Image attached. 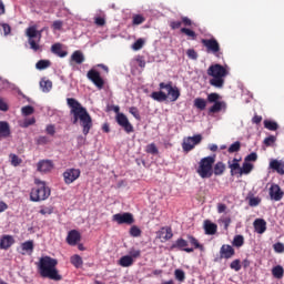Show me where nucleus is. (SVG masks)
I'll return each instance as SVG.
<instances>
[{
	"label": "nucleus",
	"instance_id": "0e129e2a",
	"mask_svg": "<svg viewBox=\"0 0 284 284\" xmlns=\"http://www.w3.org/2000/svg\"><path fill=\"white\" fill-rule=\"evenodd\" d=\"M181 26H182L181 21H171L170 22L171 30H179V28H181Z\"/></svg>",
	"mask_w": 284,
	"mask_h": 284
},
{
	"label": "nucleus",
	"instance_id": "72a5a7b5",
	"mask_svg": "<svg viewBox=\"0 0 284 284\" xmlns=\"http://www.w3.org/2000/svg\"><path fill=\"white\" fill-rule=\"evenodd\" d=\"M264 128L266 130H270L271 132H276V130H278V123H276L272 120H265L264 121Z\"/></svg>",
	"mask_w": 284,
	"mask_h": 284
},
{
	"label": "nucleus",
	"instance_id": "774afa93",
	"mask_svg": "<svg viewBox=\"0 0 284 284\" xmlns=\"http://www.w3.org/2000/svg\"><path fill=\"white\" fill-rule=\"evenodd\" d=\"M53 209L52 207H44L40 210V214H42V216H45L47 214H52Z\"/></svg>",
	"mask_w": 284,
	"mask_h": 284
},
{
	"label": "nucleus",
	"instance_id": "2eb2a0df",
	"mask_svg": "<svg viewBox=\"0 0 284 284\" xmlns=\"http://www.w3.org/2000/svg\"><path fill=\"white\" fill-rule=\"evenodd\" d=\"M268 194L272 201H281L284 196V192L281 190L278 184H272L268 190Z\"/></svg>",
	"mask_w": 284,
	"mask_h": 284
},
{
	"label": "nucleus",
	"instance_id": "4c0bfd02",
	"mask_svg": "<svg viewBox=\"0 0 284 284\" xmlns=\"http://www.w3.org/2000/svg\"><path fill=\"white\" fill-rule=\"evenodd\" d=\"M283 274H284L283 266L277 265L272 268V275L274 276V278H283Z\"/></svg>",
	"mask_w": 284,
	"mask_h": 284
},
{
	"label": "nucleus",
	"instance_id": "a19ab883",
	"mask_svg": "<svg viewBox=\"0 0 284 284\" xmlns=\"http://www.w3.org/2000/svg\"><path fill=\"white\" fill-rule=\"evenodd\" d=\"M245 243V239L243 235H235L233 239V245L234 247H243V244Z\"/></svg>",
	"mask_w": 284,
	"mask_h": 284
},
{
	"label": "nucleus",
	"instance_id": "20e7f679",
	"mask_svg": "<svg viewBox=\"0 0 284 284\" xmlns=\"http://www.w3.org/2000/svg\"><path fill=\"white\" fill-rule=\"evenodd\" d=\"M45 29L39 30L37 24L30 26L26 29V37L28 39L29 48L32 52H42L41 37Z\"/></svg>",
	"mask_w": 284,
	"mask_h": 284
},
{
	"label": "nucleus",
	"instance_id": "2f4dec72",
	"mask_svg": "<svg viewBox=\"0 0 284 284\" xmlns=\"http://www.w3.org/2000/svg\"><path fill=\"white\" fill-rule=\"evenodd\" d=\"M194 106L197 109V110H205V108H207V101L203 98H196L194 100Z\"/></svg>",
	"mask_w": 284,
	"mask_h": 284
},
{
	"label": "nucleus",
	"instance_id": "f8f14e48",
	"mask_svg": "<svg viewBox=\"0 0 284 284\" xmlns=\"http://www.w3.org/2000/svg\"><path fill=\"white\" fill-rule=\"evenodd\" d=\"M160 90H166L168 94L166 97H169L170 101H179V97H181V91L176 88L172 85V82L169 83H164L161 82L159 84Z\"/></svg>",
	"mask_w": 284,
	"mask_h": 284
},
{
	"label": "nucleus",
	"instance_id": "bf43d9fd",
	"mask_svg": "<svg viewBox=\"0 0 284 284\" xmlns=\"http://www.w3.org/2000/svg\"><path fill=\"white\" fill-rule=\"evenodd\" d=\"M45 132L50 136H54V134H57V129L54 128V124H48L45 128Z\"/></svg>",
	"mask_w": 284,
	"mask_h": 284
},
{
	"label": "nucleus",
	"instance_id": "9b49d317",
	"mask_svg": "<svg viewBox=\"0 0 284 284\" xmlns=\"http://www.w3.org/2000/svg\"><path fill=\"white\" fill-rule=\"evenodd\" d=\"M87 78L93 83V85H95V88H98V90H103L105 80L101 77V72L95 69H91L88 71Z\"/></svg>",
	"mask_w": 284,
	"mask_h": 284
},
{
	"label": "nucleus",
	"instance_id": "de8ad7c7",
	"mask_svg": "<svg viewBox=\"0 0 284 284\" xmlns=\"http://www.w3.org/2000/svg\"><path fill=\"white\" fill-rule=\"evenodd\" d=\"M145 45V41L143 39H138L133 44H132V50L139 51Z\"/></svg>",
	"mask_w": 284,
	"mask_h": 284
},
{
	"label": "nucleus",
	"instance_id": "393cba45",
	"mask_svg": "<svg viewBox=\"0 0 284 284\" xmlns=\"http://www.w3.org/2000/svg\"><path fill=\"white\" fill-rule=\"evenodd\" d=\"M81 241V233L77 230H72L69 232L67 236V242L69 245H77Z\"/></svg>",
	"mask_w": 284,
	"mask_h": 284
},
{
	"label": "nucleus",
	"instance_id": "e433bc0d",
	"mask_svg": "<svg viewBox=\"0 0 284 284\" xmlns=\"http://www.w3.org/2000/svg\"><path fill=\"white\" fill-rule=\"evenodd\" d=\"M9 158H10V161H11V165H13V168H19V165L23 163V160L14 153H11L9 155Z\"/></svg>",
	"mask_w": 284,
	"mask_h": 284
},
{
	"label": "nucleus",
	"instance_id": "6ab92c4d",
	"mask_svg": "<svg viewBox=\"0 0 284 284\" xmlns=\"http://www.w3.org/2000/svg\"><path fill=\"white\" fill-rule=\"evenodd\" d=\"M84 62H85V55L83 54V51L77 50L71 54L70 65H74V63H77V65H81V63H84Z\"/></svg>",
	"mask_w": 284,
	"mask_h": 284
},
{
	"label": "nucleus",
	"instance_id": "3c124183",
	"mask_svg": "<svg viewBox=\"0 0 284 284\" xmlns=\"http://www.w3.org/2000/svg\"><path fill=\"white\" fill-rule=\"evenodd\" d=\"M186 57H189V59H192V61H196V59H199V53L194 49H189L186 51Z\"/></svg>",
	"mask_w": 284,
	"mask_h": 284
},
{
	"label": "nucleus",
	"instance_id": "e2e57ef3",
	"mask_svg": "<svg viewBox=\"0 0 284 284\" xmlns=\"http://www.w3.org/2000/svg\"><path fill=\"white\" fill-rule=\"evenodd\" d=\"M22 250H34V242L27 241L22 244Z\"/></svg>",
	"mask_w": 284,
	"mask_h": 284
},
{
	"label": "nucleus",
	"instance_id": "4be33fe9",
	"mask_svg": "<svg viewBox=\"0 0 284 284\" xmlns=\"http://www.w3.org/2000/svg\"><path fill=\"white\" fill-rule=\"evenodd\" d=\"M14 245V237L12 235H2L0 237V247L1 250H8Z\"/></svg>",
	"mask_w": 284,
	"mask_h": 284
},
{
	"label": "nucleus",
	"instance_id": "58836bf2",
	"mask_svg": "<svg viewBox=\"0 0 284 284\" xmlns=\"http://www.w3.org/2000/svg\"><path fill=\"white\" fill-rule=\"evenodd\" d=\"M229 154H234L235 152H241V142L235 141L227 149Z\"/></svg>",
	"mask_w": 284,
	"mask_h": 284
},
{
	"label": "nucleus",
	"instance_id": "473e14b6",
	"mask_svg": "<svg viewBox=\"0 0 284 284\" xmlns=\"http://www.w3.org/2000/svg\"><path fill=\"white\" fill-rule=\"evenodd\" d=\"M252 170H254V164H252L250 162H244L242 168L240 169V175L250 174V172H252Z\"/></svg>",
	"mask_w": 284,
	"mask_h": 284
},
{
	"label": "nucleus",
	"instance_id": "1a4fd4ad",
	"mask_svg": "<svg viewBox=\"0 0 284 284\" xmlns=\"http://www.w3.org/2000/svg\"><path fill=\"white\" fill-rule=\"evenodd\" d=\"M119 110H120L119 106L114 108V112L118 113L115 116V121L118 125H120V128H123L126 134L134 132V126L132 125V123H130V120H128V116L123 113H119Z\"/></svg>",
	"mask_w": 284,
	"mask_h": 284
},
{
	"label": "nucleus",
	"instance_id": "603ef678",
	"mask_svg": "<svg viewBox=\"0 0 284 284\" xmlns=\"http://www.w3.org/2000/svg\"><path fill=\"white\" fill-rule=\"evenodd\" d=\"M230 267L231 270H234V272H241V260H234Z\"/></svg>",
	"mask_w": 284,
	"mask_h": 284
},
{
	"label": "nucleus",
	"instance_id": "13d9d810",
	"mask_svg": "<svg viewBox=\"0 0 284 284\" xmlns=\"http://www.w3.org/2000/svg\"><path fill=\"white\" fill-rule=\"evenodd\" d=\"M130 234L134 237L141 236V229H139L136 225H133L130 229Z\"/></svg>",
	"mask_w": 284,
	"mask_h": 284
},
{
	"label": "nucleus",
	"instance_id": "ddd939ff",
	"mask_svg": "<svg viewBox=\"0 0 284 284\" xmlns=\"http://www.w3.org/2000/svg\"><path fill=\"white\" fill-rule=\"evenodd\" d=\"M112 221L118 225H132L134 223V215L132 213H116L112 216Z\"/></svg>",
	"mask_w": 284,
	"mask_h": 284
},
{
	"label": "nucleus",
	"instance_id": "bb28decb",
	"mask_svg": "<svg viewBox=\"0 0 284 284\" xmlns=\"http://www.w3.org/2000/svg\"><path fill=\"white\" fill-rule=\"evenodd\" d=\"M151 99H153V101H158L159 103H163V101H168V94L163 91H154L151 93Z\"/></svg>",
	"mask_w": 284,
	"mask_h": 284
},
{
	"label": "nucleus",
	"instance_id": "69168bd1",
	"mask_svg": "<svg viewBox=\"0 0 284 284\" xmlns=\"http://www.w3.org/2000/svg\"><path fill=\"white\" fill-rule=\"evenodd\" d=\"M53 30H61L63 28V22L61 20H57L52 24Z\"/></svg>",
	"mask_w": 284,
	"mask_h": 284
},
{
	"label": "nucleus",
	"instance_id": "864d4df0",
	"mask_svg": "<svg viewBox=\"0 0 284 284\" xmlns=\"http://www.w3.org/2000/svg\"><path fill=\"white\" fill-rule=\"evenodd\" d=\"M22 114L24 116H30V114H34V108L30 106V105L23 106L22 108Z\"/></svg>",
	"mask_w": 284,
	"mask_h": 284
},
{
	"label": "nucleus",
	"instance_id": "f03ea898",
	"mask_svg": "<svg viewBox=\"0 0 284 284\" xmlns=\"http://www.w3.org/2000/svg\"><path fill=\"white\" fill-rule=\"evenodd\" d=\"M59 261L50 256H43L38 262V273L42 278H49L50 281H62L63 276L59 274L57 268Z\"/></svg>",
	"mask_w": 284,
	"mask_h": 284
},
{
	"label": "nucleus",
	"instance_id": "79ce46f5",
	"mask_svg": "<svg viewBox=\"0 0 284 284\" xmlns=\"http://www.w3.org/2000/svg\"><path fill=\"white\" fill-rule=\"evenodd\" d=\"M37 70H45L47 68H50V61L49 60H39L36 64Z\"/></svg>",
	"mask_w": 284,
	"mask_h": 284
},
{
	"label": "nucleus",
	"instance_id": "f257e3e1",
	"mask_svg": "<svg viewBox=\"0 0 284 284\" xmlns=\"http://www.w3.org/2000/svg\"><path fill=\"white\" fill-rule=\"evenodd\" d=\"M67 103L70 108L73 125L80 123L84 136H88V134H90V130H92V116L88 112V109H85L74 98H68Z\"/></svg>",
	"mask_w": 284,
	"mask_h": 284
},
{
	"label": "nucleus",
	"instance_id": "09e8293b",
	"mask_svg": "<svg viewBox=\"0 0 284 284\" xmlns=\"http://www.w3.org/2000/svg\"><path fill=\"white\" fill-rule=\"evenodd\" d=\"M220 256L221 258H232L234 256V250H222Z\"/></svg>",
	"mask_w": 284,
	"mask_h": 284
},
{
	"label": "nucleus",
	"instance_id": "c756f323",
	"mask_svg": "<svg viewBox=\"0 0 284 284\" xmlns=\"http://www.w3.org/2000/svg\"><path fill=\"white\" fill-rule=\"evenodd\" d=\"M134 264V260L130 255H124L119 260L121 267H131Z\"/></svg>",
	"mask_w": 284,
	"mask_h": 284
},
{
	"label": "nucleus",
	"instance_id": "6e6552de",
	"mask_svg": "<svg viewBox=\"0 0 284 284\" xmlns=\"http://www.w3.org/2000/svg\"><path fill=\"white\" fill-rule=\"evenodd\" d=\"M221 95L219 93H210L207 95L209 103H213V105L209 109V114H216L225 108V102L219 101Z\"/></svg>",
	"mask_w": 284,
	"mask_h": 284
},
{
	"label": "nucleus",
	"instance_id": "338daca9",
	"mask_svg": "<svg viewBox=\"0 0 284 284\" xmlns=\"http://www.w3.org/2000/svg\"><path fill=\"white\" fill-rule=\"evenodd\" d=\"M182 24L190 28L192 26V20L187 17H182Z\"/></svg>",
	"mask_w": 284,
	"mask_h": 284
},
{
	"label": "nucleus",
	"instance_id": "423d86ee",
	"mask_svg": "<svg viewBox=\"0 0 284 284\" xmlns=\"http://www.w3.org/2000/svg\"><path fill=\"white\" fill-rule=\"evenodd\" d=\"M214 163H216V156H206L200 160L196 173L201 179H212L214 174Z\"/></svg>",
	"mask_w": 284,
	"mask_h": 284
},
{
	"label": "nucleus",
	"instance_id": "f704fd0d",
	"mask_svg": "<svg viewBox=\"0 0 284 284\" xmlns=\"http://www.w3.org/2000/svg\"><path fill=\"white\" fill-rule=\"evenodd\" d=\"M184 248V250H191L190 247H187V241H185L184 239H178L175 241V243H173L172 248Z\"/></svg>",
	"mask_w": 284,
	"mask_h": 284
},
{
	"label": "nucleus",
	"instance_id": "5701e85b",
	"mask_svg": "<svg viewBox=\"0 0 284 284\" xmlns=\"http://www.w3.org/2000/svg\"><path fill=\"white\" fill-rule=\"evenodd\" d=\"M253 227L257 234H265V230H267V222L263 219H256L253 223Z\"/></svg>",
	"mask_w": 284,
	"mask_h": 284
},
{
	"label": "nucleus",
	"instance_id": "ea45409f",
	"mask_svg": "<svg viewBox=\"0 0 284 284\" xmlns=\"http://www.w3.org/2000/svg\"><path fill=\"white\" fill-rule=\"evenodd\" d=\"M145 152H146V154L156 155V154H159V148H156V144L151 143V144L146 145Z\"/></svg>",
	"mask_w": 284,
	"mask_h": 284
},
{
	"label": "nucleus",
	"instance_id": "49530a36",
	"mask_svg": "<svg viewBox=\"0 0 284 284\" xmlns=\"http://www.w3.org/2000/svg\"><path fill=\"white\" fill-rule=\"evenodd\" d=\"M132 23H133V26H141V23H145V17H143L141 14H135V16H133Z\"/></svg>",
	"mask_w": 284,
	"mask_h": 284
},
{
	"label": "nucleus",
	"instance_id": "c85d7f7f",
	"mask_svg": "<svg viewBox=\"0 0 284 284\" xmlns=\"http://www.w3.org/2000/svg\"><path fill=\"white\" fill-rule=\"evenodd\" d=\"M225 163L217 162L213 166V174H215V176H222V174H225Z\"/></svg>",
	"mask_w": 284,
	"mask_h": 284
},
{
	"label": "nucleus",
	"instance_id": "a211bd4d",
	"mask_svg": "<svg viewBox=\"0 0 284 284\" xmlns=\"http://www.w3.org/2000/svg\"><path fill=\"white\" fill-rule=\"evenodd\" d=\"M227 165L231 169V176L241 174V159L234 158L233 160H229Z\"/></svg>",
	"mask_w": 284,
	"mask_h": 284
},
{
	"label": "nucleus",
	"instance_id": "39448f33",
	"mask_svg": "<svg viewBox=\"0 0 284 284\" xmlns=\"http://www.w3.org/2000/svg\"><path fill=\"white\" fill-rule=\"evenodd\" d=\"M34 183L37 186H34L30 192V201L33 203H39L40 201H48L50 199L51 191L45 185V182L36 179Z\"/></svg>",
	"mask_w": 284,
	"mask_h": 284
},
{
	"label": "nucleus",
	"instance_id": "b1692460",
	"mask_svg": "<svg viewBox=\"0 0 284 284\" xmlns=\"http://www.w3.org/2000/svg\"><path fill=\"white\" fill-rule=\"evenodd\" d=\"M51 52L52 54L60 57V59H64V57H68V51L63 50V44L59 42L51 45Z\"/></svg>",
	"mask_w": 284,
	"mask_h": 284
},
{
	"label": "nucleus",
	"instance_id": "dca6fc26",
	"mask_svg": "<svg viewBox=\"0 0 284 284\" xmlns=\"http://www.w3.org/2000/svg\"><path fill=\"white\" fill-rule=\"evenodd\" d=\"M38 172H42L43 174H48V172H52L54 169V163L51 160H41L37 164Z\"/></svg>",
	"mask_w": 284,
	"mask_h": 284
},
{
	"label": "nucleus",
	"instance_id": "0eeeda50",
	"mask_svg": "<svg viewBox=\"0 0 284 284\" xmlns=\"http://www.w3.org/2000/svg\"><path fill=\"white\" fill-rule=\"evenodd\" d=\"M202 45L206 49L207 54H213L217 59H221L223 52H221V44L216 38L212 37L211 39H202Z\"/></svg>",
	"mask_w": 284,
	"mask_h": 284
},
{
	"label": "nucleus",
	"instance_id": "7ed1b4c3",
	"mask_svg": "<svg viewBox=\"0 0 284 284\" xmlns=\"http://www.w3.org/2000/svg\"><path fill=\"white\" fill-rule=\"evenodd\" d=\"M206 73L209 77H212V79L209 81L210 85L221 90L223 85H225V77L230 74V71H227L225 67L216 63L210 65Z\"/></svg>",
	"mask_w": 284,
	"mask_h": 284
},
{
	"label": "nucleus",
	"instance_id": "6e6d98bb",
	"mask_svg": "<svg viewBox=\"0 0 284 284\" xmlns=\"http://www.w3.org/2000/svg\"><path fill=\"white\" fill-rule=\"evenodd\" d=\"M34 123H37V120L34 118H29L22 122L21 128H30V125H34Z\"/></svg>",
	"mask_w": 284,
	"mask_h": 284
},
{
	"label": "nucleus",
	"instance_id": "8fccbe9b",
	"mask_svg": "<svg viewBox=\"0 0 284 284\" xmlns=\"http://www.w3.org/2000/svg\"><path fill=\"white\" fill-rule=\"evenodd\" d=\"M130 114L136 119V121H141V114L139 113V109L136 106H131L129 109Z\"/></svg>",
	"mask_w": 284,
	"mask_h": 284
},
{
	"label": "nucleus",
	"instance_id": "9d476101",
	"mask_svg": "<svg viewBox=\"0 0 284 284\" xmlns=\"http://www.w3.org/2000/svg\"><path fill=\"white\" fill-rule=\"evenodd\" d=\"M201 141H203V135L201 134L184 138L182 142L183 152H192V150H194V148H196V145H199Z\"/></svg>",
	"mask_w": 284,
	"mask_h": 284
},
{
	"label": "nucleus",
	"instance_id": "a18cd8bd",
	"mask_svg": "<svg viewBox=\"0 0 284 284\" xmlns=\"http://www.w3.org/2000/svg\"><path fill=\"white\" fill-rule=\"evenodd\" d=\"M37 145H48L50 143V139L45 135H40L36 139Z\"/></svg>",
	"mask_w": 284,
	"mask_h": 284
},
{
	"label": "nucleus",
	"instance_id": "aec40b11",
	"mask_svg": "<svg viewBox=\"0 0 284 284\" xmlns=\"http://www.w3.org/2000/svg\"><path fill=\"white\" fill-rule=\"evenodd\" d=\"M12 131L10 130V123L0 121V141L3 139H10Z\"/></svg>",
	"mask_w": 284,
	"mask_h": 284
},
{
	"label": "nucleus",
	"instance_id": "37998d69",
	"mask_svg": "<svg viewBox=\"0 0 284 284\" xmlns=\"http://www.w3.org/2000/svg\"><path fill=\"white\" fill-rule=\"evenodd\" d=\"M182 34H185L186 37H190L193 41L196 39V32H194L191 29L187 28H182L181 29Z\"/></svg>",
	"mask_w": 284,
	"mask_h": 284
},
{
	"label": "nucleus",
	"instance_id": "7c9ffc66",
	"mask_svg": "<svg viewBox=\"0 0 284 284\" xmlns=\"http://www.w3.org/2000/svg\"><path fill=\"white\" fill-rule=\"evenodd\" d=\"M186 243H190L191 247H195V250H203L201 243L193 235H187Z\"/></svg>",
	"mask_w": 284,
	"mask_h": 284
},
{
	"label": "nucleus",
	"instance_id": "052dcab7",
	"mask_svg": "<svg viewBox=\"0 0 284 284\" xmlns=\"http://www.w3.org/2000/svg\"><path fill=\"white\" fill-rule=\"evenodd\" d=\"M1 28H2L4 37H8V34H10V32H12V28L8 23H2Z\"/></svg>",
	"mask_w": 284,
	"mask_h": 284
},
{
	"label": "nucleus",
	"instance_id": "4468645a",
	"mask_svg": "<svg viewBox=\"0 0 284 284\" xmlns=\"http://www.w3.org/2000/svg\"><path fill=\"white\" fill-rule=\"evenodd\" d=\"M81 176V170L79 169H67L63 173L64 183L70 185Z\"/></svg>",
	"mask_w": 284,
	"mask_h": 284
},
{
	"label": "nucleus",
	"instance_id": "a878e982",
	"mask_svg": "<svg viewBox=\"0 0 284 284\" xmlns=\"http://www.w3.org/2000/svg\"><path fill=\"white\" fill-rule=\"evenodd\" d=\"M216 230H219V226L216 224L212 223V221H210V220L204 221L205 234H207L209 236H214V234H216Z\"/></svg>",
	"mask_w": 284,
	"mask_h": 284
},
{
	"label": "nucleus",
	"instance_id": "680f3d73",
	"mask_svg": "<svg viewBox=\"0 0 284 284\" xmlns=\"http://www.w3.org/2000/svg\"><path fill=\"white\" fill-rule=\"evenodd\" d=\"M175 278L181 282L185 281V272L175 270Z\"/></svg>",
	"mask_w": 284,
	"mask_h": 284
},
{
	"label": "nucleus",
	"instance_id": "412c9836",
	"mask_svg": "<svg viewBox=\"0 0 284 284\" xmlns=\"http://www.w3.org/2000/svg\"><path fill=\"white\" fill-rule=\"evenodd\" d=\"M270 169L273 170L274 172H276L277 174H281V176H283L284 161L283 160H271Z\"/></svg>",
	"mask_w": 284,
	"mask_h": 284
},
{
	"label": "nucleus",
	"instance_id": "c03bdc74",
	"mask_svg": "<svg viewBox=\"0 0 284 284\" xmlns=\"http://www.w3.org/2000/svg\"><path fill=\"white\" fill-rule=\"evenodd\" d=\"M71 263L74 267H81V265H83V260L79 255H73L71 257Z\"/></svg>",
	"mask_w": 284,
	"mask_h": 284
},
{
	"label": "nucleus",
	"instance_id": "c9c22d12",
	"mask_svg": "<svg viewBox=\"0 0 284 284\" xmlns=\"http://www.w3.org/2000/svg\"><path fill=\"white\" fill-rule=\"evenodd\" d=\"M247 201H248L250 207H258V205H261V197L258 196L248 195Z\"/></svg>",
	"mask_w": 284,
	"mask_h": 284
},
{
	"label": "nucleus",
	"instance_id": "4d7b16f0",
	"mask_svg": "<svg viewBox=\"0 0 284 284\" xmlns=\"http://www.w3.org/2000/svg\"><path fill=\"white\" fill-rule=\"evenodd\" d=\"M257 160H258V154H256V152L250 153V154L244 159V161H245L246 163L255 162V161H257Z\"/></svg>",
	"mask_w": 284,
	"mask_h": 284
},
{
	"label": "nucleus",
	"instance_id": "5fc2aeb1",
	"mask_svg": "<svg viewBox=\"0 0 284 284\" xmlns=\"http://www.w3.org/2000/svg\"><path fill=\"white\" fill-rule=\"evenodd\" d=\"M274 143H276V136L274 135H270L264 139V145H266L267 148H270V145H274Z\"/></svg>",
	"mask_w": 284,
	"mask_h": 284
},
{
	"label": "nucleus",
	"instance_id": "cd10ccee",
	"mask_svg": "<svg viewBox=\"0 0 284 284\" xmlns=\"http://www.w3.org/2000/svg\"><path fill=\"white\" fill-rule=\"evenodd\" d=\"M40 89L42 92L48 93L52 90V81L47 78L40 80Z\"/></svg>",
	"mask_w": 284,
	"mask_h": 284
},
{
	"label": "nucleus",
	"instance_id": "f3484780",
	"mask_svg": "<svg viewBox=\"0 0 284 284\" xmlns=\"http://www.w3.org/2000/svg\"><path fill=\"white\" fill-rule=\"evenodd\" d=\"M158 239H160V241H162V243L164 241H170V239H172V236H174V234L172 233V227L170 226H163L162 229H160V231L156 233Z\"/></svg>",
	"mask_w": 284,
	"mask_h": 284
}]
</instances>
